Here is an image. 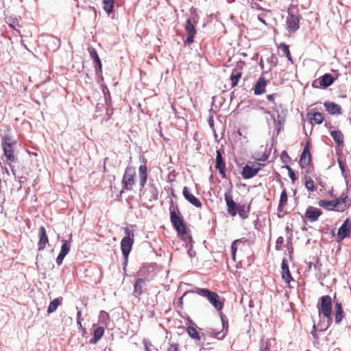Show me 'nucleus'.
I'll return each mask as SVG.
<instances>
[{
  "mask_svg": "<svg viewBox=\"0 0 351 351\" xmlns=\"http://www.w3.org/2000/svg\"><path fill=\"white\" fill-rule=\"evenodd\" d=\"M125 236L121 241V249L124 258V263L128 261V256L134 243V230L132 226H127L125 230Z\"/></svg>",
  "mask_w": 351,
  "mask_h": 351,
  "instance_id": "nucleus-1",
  "label": "nucleus"
},
{
  "mask_svg": "<svg viewBox=\"0 0 351 351\" xmlns=\"http://www.w3.org/2000/svg\"><path fill=\"white\" fill-rule=\"evenodd\" d=\"M170 221L173 227L179 235H184L186 233V226L184 223V219L177 206L171 205L169 207Z\"/></svg>",
  "mask_w": 351,
  "mask_h": 351,
  "instance_id": "nucleus-2",
  "label": "nucleus"
},
{
  "mask_svg": "<svg viewBox=\"0 0 351 351\" xmlns=\"http://www.w3.org/2000/svg\"><path fill=\"white\" fill-rule=\"evenodd\" d=\"M191 292L206 298L212 304V305L217 310H221L223 306V303L220 301V296L215 292L210 291L207 289L198 287L191 290Z\"/></svg>",
  "mask_w": 351,
  "mask_h": 351,
  "instance_id": "nucleus-3",
  "label": "nucleus"
},
{
  "mask_svg": "<svg viewBox=\"0 0 351 351\" xmlns=\"http://www.w3.org/2000/svg\"><path fill=\"white\" fill-rule=\"evenodd\" d=\"M347 199L348 197L346 196L344 197H339L335 200L321 199L318 202V205L328 210L343 211L350 205V204L348 205L346 204Z\"/></svg>",
  "mask_w": 351,
  "mask_h": 351,
  "instance_id": "nucleus-4",
  "label": "nucleus"
},
{
  "mask_svg": "<svg viewBox=\"0 0 351 351\" xmlns=\"http://www.w3.org/2000/svg\"><path fill=\"white\" fill-rule=\"evenodd\" d=\"M136 171L132 167L128 166L125 170L122 178V189L131 191L132 186L135 182Z\"/></svg>",
  "mask_w": 351,
  "mask_h": 351,
  "instance_id": "nucleus-5",
  "label": "nucleus"
},
{
  "mask_svg": "<svg viewBox=\"0 0 351 351\" xmlns=\"http://www.w3.org/2000/svg\"><path fill=\"white\" fill-rule=\"evenodd\" d=\"M1 144L4 155L7 159L14 162L15 160V156L14 154L13 148L16 145V142L13 141L11 137L5 136L2 138Z\"/></svg>",
  "mask_w": 351,
  "mask_h": 351,
  "instance_id": "nucleus-6",
  "label": "nucleus"
},
{
  "mask_svg": "<svg viewBox=\"0 0 351 351\" xmlns=\"http://www.w3.org/2000/svg\"><path fill=\"white\" fill-rule=\"evenodd\" d=\"M319 314L326 318H330L332 313V299L329 295H324L320 298V302L317 304Z\"/></svg>",
  "mask_w": 351,
  "mask_h": 351,
  "instance_id": "nucleus-7",
  "label": "nucleus"
},
{
  "mask_svg": "<svg viewBox=\"0 0 351 351\" xmlns=\"http://www.w3.org/2000/svg\"><path fill=\"white\" fill-rule=\"evenodd\" d=\"M250 249L248 241L245 238L234 240L231 244V253L232 260L236 261V253L237 250L246 251Z\"/></svg>",
  "mask_w": 351,
  "mask_h": 351,
  "instance_id": "nucleus-8",
  "label": "nucleus"
},
{
  "mask_svg": "<svg viewBox=\"0 0 351 351\" xmlns=\"http://www.w3.org/2000/svg\"><path fill=\"white\" fill-rule=\"evenodd\" d=\"M300 18L295 15L292 12H289L286 19L287 29L289 32H295L299 27Z\"/></svg>",
  "mask_w": 351,
  "mask_h": 351,
  "instance_id": "nucleus-9",
  "label": "nucleus"
},
{
  "mask_svg": "<svg viewBox=\"0 0 351 351\" xmlns=\"http://www.w3.org/2000/svg\"><path fill=\"white\" fill-rule=\"evenodd\" d=\"M184 29L187 34L186 39L184 43L186 45H191L194 42V36L196 34V30L194 25L192 23L191 19H187L184 25Z\"/></svg>",
  "mask_w": 351,
  "mask_h": 351,
  "instance_id": "nucleus-10",
  "label": "nucleus"
},
{
  "mask_svg": "<svg viewBox=\"0 0 351 351\" xmlns=\"http://www.w3.org/2000/svg\"><path fill=\"white\" fill-rule=\"evenodd\" d=\"M146 278H138L134 283L133 295L135 298L140 299L141 296L145 292L146 288Z\"/></svg>",
  "mask_w": 351,
  "mask_h": 351,
  "instance_id": "nucleus-11",
  "label": "nucleus"
},
{
  "mask_svg": "<svg viewBox=\"0 0 351 351\" xmlns=\"http://www.w3.org/2000/svg\"><path fill=\"white\" fill-rule=\"evenodd\" d=\"M335 78L330 73H325L319 78V81H314L313 82V86L315 88L322 87L326 88L330 86L335 82Z\"/></svg>",
  "mask_w": 351,
  "mask_h": 351,
  "instance_id": "nucleus-12",
  "label": "nucleus"
},
{
  "mask_svg": "<svg viewBox=\"0 0 351 351\" xmlns=\"http://www.w3.org/2000/svg\"><path fill=\"white\" fill-rule=\"evenodd\" d=\"M351 233V220L346 219L343 224L338 229L337 238L339 240H343L350 236Z\"/></svg>",
  "mask_w": 351,
  "mask_h": 351,
  "instance_id": "nucleus-13",
  "label": "nucleus"
},
{
  "mask_svg": "<svg viewBox=\"0 0 351 351\" xmlns=\"http://www.w3.org/2000/svg\"><path fill=\"white\" fill-rule=\"evenodd\" d=\"M224 199L228 207L227 211L228 214L232 217L236 216L239 206L234 202L229 192L225 193Z\"/></svg>",
  "mask_w": 351,
  "mask_h": 351,
  "instance_id": "nucleus-14",
  "label": "nucleus"
},
{
  "mask_svg": "<svg viewBox=\"0 0 351 351\" xmlns=\"http://www.w3.org/2000/svg\"><path fill=\"white\" fill-rule=\"evenodd\" d=\"M322 214V212L320 209L313 206H308L306 208L305 217L309 221L314 222L318 219Z\"/></svg>",
  "mask_w": 351,
  "mask_h": 351,
  "instance_id": "nucleus-15",
  "label": "nucleus"
},
{
  "mask_svg": "<svg viewBox=\"0 0 351 351\" xmlns=\"http://www.w3.org/2000/svg\"><path fill=\"white\" fill-rule=\"evenodd\" d=\"M183 195L184 198L190 202L192 205L195 206L196 208H201L202 204V202L195 197L192 193H190L188 187L184 186L182 191Z\"/></svg>",
  "mask_w": 351,
  "mask_h": 351,
  "instance_id": "nucleus-16",
  "label": "nucleus"
},
{
  "mask_svg": "<svg viewBox=\"0 0 351 351\" xmlns=\"http://www.w3.org/2000/svg\"><path fill=\"white\" fill-rule=\"evenodd\" d=\"M47 47L52 51H56L60 47V38L51 35H48L45 38Z\"/></svg>",
  "mask_w": 351,
  "mask_h": 351,
  "instance_id": "nucleus-17",
  "label": "nucleus"
},
{
  "mask_svg": "<svg viewBox=\"0 0 351 351\" xmlns=\"http://www.w3.org/2000/svg\"><path fill=\"white\" fill-rule=\"evenodd\" d=\"M215 168L219 170V172L222 178L226 176V163L223 160L222 154L220 151H217L216 164Z\"/></svg>",
  "mask_w": 351,
  "mask_h": 351,
  "instance_id": "nucleus-18",
  "label": "nucleus"
},
{
  "mask_svg": "<svg viewBox=\"0 0 351 351\" xmlns=\"http://www.w3.org/2000/svg\"><path fill=\"white\" fill-rule=\"evenodd\" d=\"M324 106L326 108V110L331 115L341 114V107L334 102L325 101L324 103Z\"/></svg>",
  "mask_w": 351,
  "mask_h": 351,
  "instance_id": "nucleus-19",
  "label": "nucleus"
},
{
  "mask_svg": "<svg viewBox=\"0 0 351 351\" xmlns=\"http://www.w3.org/2000/svg\"><path fill=\"white\" fill-rule=\"evenodd\" d=\"M138 178L140 191L145 187L147 180V167L145 165H141L138 168Z\"/></svg>",
  "mask_w": 351,
  "mask_h": 351,
  "instance_id": "nucleus-20",
  "label": "nucleus"
},
{
  "mask_svg": "<svg viewBox=\"0 0 351 351\" xmlns=\"http://www.w3.org/2000/svg\"><path fill=\"white\" fill-rule=\"evenodd\" d=\"M39 241L38 243V247L39 250L45 249L46 244L48 243L49 240L46 233V230L44 226H40L38 231Z\"/></svg>",
  "mask_w": 351,
  "mask_h": 351,
  "instance_id": "nucleus-21",
  "label": "nucleus"
},
{
  "mask_svg": "<svg viewBox=\"0 0 351 351\" xmlns=\"http://www.w3.org/2000/svg\"><path fill=\"white\" fill-rule=\"evenodd\" d=\"M71 243L69 241H64L62 245L60 252L56 258V263H62L63 259L69 253Z\"/></svg>",
  "mask_w": 351,
  "mask_h": 351,
  "instance_id": "nucleus-22",
  "label": "nucleus"
},
{
  "mask_svg": "<svg viewBox=\"0 0 351 351\" xmlns=\"http://www.w3.org/2000/svg\"><path fill=\"white\" fill-rule=\"evenodd\" d=\"M89 53H90V57L93 58V60L95 62V71H96L97 74V75L101 74L102 64H101V62L100 60V58H99L96 50L95 49H89Z\"/></svg>",
  "mask_w": 351,
  "mask_h": 351,
  "instance_id": "nucleus-23",
  "label": "nucleus"
},
{
  "mask_svg": "<svg viewBox=\"0 0 351 351\" xmlns=\"http://www.w3.org/2000/svg\"><path fill=\"white\" fill-rule=\"evenodd\" d=\"M258 173L256 168H252L249 165H246L243 167L241 176L244 179H250Z\"/></svg>",
  "mask_w": 351,
  "mask_h": 351,
  "instance_id": "nucleus-24",
  "label": "nucleus"
},
{
  "mask_svg": "<svg viewBox=\"0 0 351 351\" xmlns=\"http://www.w3.org/2000/svg\"><path fill=\"white\" fill-rule=\"evenodd\" d=\"M267 84V82L263 75H261L257 80L254 87V94L256 95H261L264 91Z\"/></svg>",
  "mask_w": 351,
  "mask_h": 351,
  "instance_id": "nucleus-25",
  "label": "nucleus"
},
{
  "mask_svg": "<svg viewBox=\"0 0 351 351\" xmlns=\"http://www.w3.org/2000/svg\"><path fill=\"white\" fill-rule=\"evenodd\" d=\"M307 117L311 123L314 122L316 124H321L324 121L322 114L318 112L313 113L308 112L307 114Z\"/></svg>",
  "mask_w": 351,
  "mask_h": 351,
  "instance_id": "nucleus-26",
  "label": "nucleus"
},
{
  "mask_svg": "<svg viewBox=\"0 0 351 351\" xmlns=\"http://www.w3.org/2000/svg\"><path fill=\"white\" fill-rule=\"evenodd\" d=\"M330 135L332 136L335 143L338 145V146H341L343 143V133L339 130H332L330 132Z\"/></svg>",
  "mask_w": 351,
  "mask_h": 351,
  "instance_id": "nucleus-27",
  "label": "nucleus"
},
{
  "mask_svg": "<svg viewBox=\"0 0 351 351\" xmlns=\"http://www.w3.org/2000/svg\"><path fill=\"white\" fill-rule=\"evenodd\" d=\"M282 278L287 284H289L291 281L293 280L288 265H282Z\"/></svg>",
  "mask_w": 351,
  "mask_h": 351,
  "instance_id": "nucleus-28",
  "label": "nucleus"
},
{
  "mask_svg": "<svg viewBox=\"0 0 351 351\" xmlns=\"http://www.w3.org/2000/svg\"><path fill=\"white\" fill-rule=\"evenodd\" d=\"M104 334V328L99 326L94 330L93 337L90 340V343L96 344Z\"/></svg>",
  "mask_w": 351,
  "mask_h": 351,
  "instance_id": "nucleus-29",
  "label": "nucleus"
},
{
  "mask_svg": "<svg viewBox=\"0 0 351 351\" xmlns=\"http://www.w3.org/2000/svg\"><path fill=\"white\" fill-rule=\"evenodd\" d=\"M241 72L239 71L237 69H234L232 70L230 75L232 87H235L236 86H237L238 82L241 77Z\"/></svg>",
  "mask_w": 351,
  "mask_h": 351,
  "instance_id": "nucleus-30",
  "label": "nucleus"
},
{
  "mask_svg": "<svg viewBox=\"0 0 351 351\" xmlns=\"http://www.w3.org/2000/svg\"><path fill=\"white\" fill-rule=\"evenodd\" d=\"M149 201H155L158 199V191L154 184H149Z\"/></svg>",
  "mask_w": 351,
  "mask_h": 351,
  "instance_id": "nucleus-31",
  "label": "nucleus"
},
{
  "mask_svg": "<svg viewBox=\"0 0 351 351\" xmlns=\"http://www.w3.org/2000/svg\"><path fill=\"white\" fill-rule=\"evenodd\" d=\"M286 230V237H287V250L289 251V253H293V249L292 246V237H293V232L291 228L289 227V226H286L285 228Z\"/></svg>",
  "mask_w": 351,
  "mask_h": 351,
  "instance_id": "nucleus-32",
  "label": "nucleus"
},
{
  "mask_svg": "<svg viewBox=\"0 0 351 351\" xmlns=\"http://www.w3.org/2000/svg\"><path fill=\"white\" fill-rule=\"evenodd\" d=\"M62 301V298H55L53 300H52L47 308V313L48 314H51L53 312H55L59 305L61 304Z\"/></svg>",
  "mask_w": 351,
  "mask_h": 351,
  "instance_id": "nucleus-33",
  "label": "nucleus"
},
{
  "mask_svg": "<svg viewBox=\"0 0 351 351\" xmlns=\"http://www.w3.org/2000/svg\"><path fill=\"white\" fill-rule=\"evenodd\" d=\"M250 210V206L240 205L237 209V213L241 219H245L248 217Z\"/></svg>",
  "mask_w": 351,
  "mask_h": 351,
  "instance_id": "nucleus-34",
  "label": "nucleus"
},
{
  "mask_svg": "<svg viewBox=\"0 0 351 351\" xmlns=\"http://www.w3.org/2000/svg\"><path fill=\"white\" fill-rule=\"evenodd\" d=\"M186 332L189 335L190 337L192 339L196 340V341H200L201 337L199 335V333L197 331V330L193 327V326H189L186 328Z\"/></svg>",
  "mask_w": 351,
  "mask_h": 351,
  "instance_id": "nucleus-35",
  "label": "nucleus"
},
{
  "mask_svg": "<svg viewBox=\"0 0 351 351\" xmlns=\"http://www.w3.org/2000/svg\"><path fill=\"white\" fill-rule=\"evenodd\" d=\"M335 322L337 324H339L341 321L343 314V311L342 310V307L340 303H335Z\"/></svg>",
  "mask_w": 351,
  "mask_h": 351,
  "instance_id": "nucleus-36",
  "label": "nucleus"
},
{
  "mask_svg": "<svg viewBox=\"0 0 351 351\" xmlns=\"http://www.w3.org/2000/svg\"><path fill=\"white\" fill-rule=\"evenodd\" d=\"M304 185L306 188L311 191H315L316 188L314 185V181L311 176H305L304 177Z\"/></svg>",
  "mask_w": 351,
  "mask_h": 351,
  "instance_id": "nucleus-37",
  "label": "nucleus"
},
{
  "mask_svg": "<svg viewBox=\"0 0 351 351\" xmlns=\"http://www.w3.org/2000/svg\"><path fill=\"white\" fill-rule=\"evenodd\" d=\"M279 49L285 55L287 59L293 63L292 57L289 51V45L285 43H281L279 46Z\"/></svg>",
  "mask_w": 351,
  "mask_h": 351,
  "instance_id": "nucleus-38",
  "label": "nucleus"
},
{
  "mask_svg": "<svg viewBox=\"0 0 351 351\" xmlns=\"http://www.w3.org/2000/svg\"><path fill=\"white\" fill-rule=\"evenodd\" d=\"M103 3L104 5V10L108 14H110L113 10L114 1V0H103Z\"/></svg>",
  "mask_w": 351,
  "mask_h": 351,
  "instance_id": "nucleus-39",
  "label": "nucleus"
},
{
  "mask_svg": "<svg viewBox=\"0 0 351 351\" xmlns=\"http://www.w3.org/2000/svg\"><path fill=\"white\" fill-rule=\"evenodd\" d=\"M267 61L269 63L270 66L269 68V71H271L275 66H276L278 63L277 57L272 54L270 57L267 59Z\"/></svg>",
  "mask_w": 351,
  "mask_h": 351,
  "instance_id": "nucleus-40",
  "label": "nucleus"
},
{
  "mask_svg": "<svg viewBox=\"0 0 351 351\" xmlns=\"http://www.w3.org/2000/svg\"><path fill=\"white\" fill-rule=\"evenodd\" d=\"M311 161V156H300V165L302 167L307 166Z\"/></svg>",
  "mask_w": 351,
  "mask_h": 351,
  "instance_id": "nucleus-41",
  "label": "nucleus"
},
{
  "mask_svg": "<svg viewBox=\"0 0 351 351\" xmlns=\"http://www.w3.org/2000/svg\"><path fill=\"white\" fill-rule=\"evenodd\" d=\"M285 168L288 170V174H289V176L290 178V179L291 180L292 182H295V181L297 180V177L295 176V172L293 171V170L288 165H286L285 166Z\"/></svg>",
  "mask_w": 351,
  "mask_h": 351,
  "instance_id": "nucleus-42",
  "label": "nucleus"
},
{
  "mask_svg": "<svg viewBox=\"0 0 351 351\" xmlns=\"http://www.w3.org/2000/svg\"><path fill=\"white\" fill-rule=\"evenodd\" d=\"M287 202V193L286 189H284L280 194L279 204L286 205Z\"/></svg>",
  "mask_w": 351,
  "mask_h": 351,
  "instance_id": "nucleus-43",
  "label": "nucleus"
},
{
  "mask_svg": "<svg viewBox=\"0 0 351 351\" xmlns=\"http://www.w3.org/2000/svg\"><path fill=\"white\" fill-rule=\"evenodd\" d=\"M284 243V238L282 237H279L276 242V249L277 250H281L283 247Z\"/></svg>",
  "mask_w": 351,
  "mask_h": 351,
  "instance_id": "nucleus-44",
  "label": "nucleus"
},
{
  "mask_svg": "<svg viewBox=\"0 0 351 351\" xmlns=\"http://www.w3.org/2000/svg\"><path fill=\"white\" fill-rule=\"evenodd\" d=\"M276 340L274 339H267L265 343L263 345L262 348L266 351H269L270 350V347L271 345V342H274Z\"/></svg>",
  "mask_w": 351,
  "mask_h": 351,
  "instance_id": "nucleus-45",
  "label": "nucleus"
},
{
  "mask_svg": "<svg viewBox=\"0 0 351 351\" xmlns=\"http://www.w3.org/2000/svg\"><path fill=\"white\" fill-rule=\"evenodd\" d=\"M149 273V268L145 266H143L140 269V270L138 273V276H145Z\"/></svg>",
  "mask_w": 351,
  "mask_h": 351,
  "instance_id": "nucleus-46",
  "label": "nucleus"
},
{
  "mask_svg": "<svg viewBox=\"0 0 351 351\" xmlns=\"http://www.w3.org/2000/svg\"><path fill=\"white\" fill-rule=\"evenodd\" d=\"M167 351H178V343H172L170 344Z\"/></svg>",
  "mask_w": 351,
  "mask_h": 351,
  "instance_id": "nucleus-47",
  "label": "nucleus"
},
{
  "mask_svg": "<svg viewBox=\"0 0 351 351\" xmlns=\"http://www.w3.org/2000/svg\"><path fill=\"white\" fill-rule=\"evenodd\" d=\"M301 156H311V154H310V151H309V147H308V145H306L305 147H304V149L302 152V154Z\"/></svg>",
  "mask_w": 351,
  "mask_h": 351,
  "instance_id": "nucleus-48",
  "label": "nucleus"
},
{
  "mask_svg": "<svg viewBox=\"0 0 351 351\" xmlns=\"http://www.w3.org/2000/svg\"><path fill=\"white\" fill-rule=\"evenodd\" d=\"M264 166L263 164H261L259 162H253L252 166H251L252 168H256L258 169V172L261 169V167Z\"/></svg>",
  "mask_w": 351,
  "mask_h": 351,
  "instance_id": "nucleus-49",
  "label": "nucleus"
},
{
  "mask_svg": "<svg viewBox=\"0 0 351 351\" xmlns=\"http://www.w3.org/2000/svg\"><path fill=\"white\" fill-rule=\"evenodd\" d=\"M338 165L341 169V171H345V169H346L345 165L341 160L338 159Z\"/></svg>",
  "mask_w": 351,
  "mask_h": 351,
  "instance_id": "nucleus-50",
  "label": "nucleus"
},
{
  "mask_svg": "<svg viewBox=\"0 0 351 351\" xmlns=\"http://www.w3.org/2000/svg\"><path fill=\"white\" fill-rule=\"evenodd\" d=\"M311 335L313 336V337L315 339H318V336H317V332H316V326H315V324H313V330L311 331Z\"/></svg>",
  "mask_w": 351,
  "mask_h": 351,
  "instance_id": "nucleus-51",
  "label": "nucleus"
},
{
  "mask_svg": "<svg viewBox=\"0 0 351 351\" xmlns=\"http://www.w3.org/2000/svg\"><path fill=\"white\" fill-rule=\"evenodd\" d=\"M276 95V94L268 95L267 96V98L268 101L274 104V99H275Z\"/></svg>",
  "mask_w": 351,
  "mask_h": 351,
  "instance_id": "nucleus-52",
  "label": "nucleus"
},
{
  "mask_svg": "<svg viewBox=\"0 0 351 351\" xmlns=\"http://www.w3.org/2000/svg\"><path fill=\"white\" fill-rule=\"evenodd\" d=\"M285 158L289 159V157L286 151H283L281 154V158L283 162H287V161L284 159Z\"/></svg>",
  "mask_w": 351,
  "mask_h": 351,
  "instance_id": "nucleus-53",
  "label": "nucleus"
},
{
  "mask_svg": "<svg viewBox=\"0 0 351 351\" xmlns=\"http://www.w3.org/2000/svg\"><path fill=\"white\" fill-rule=\"evenodd\" d=\"M80 316H81V312L79 311V312H77V324L80 326V327L82 328V323H81V321H80Z\"/></svg>",
  "mask_w": 351,
  "mask_h": 351,
  "instance_id": "nucleus-54",
  "label": "nucleus"
},
{
  "mask_svg": "<svg viewBox=\"0 0 351 351\" xmlns=\"http://www.w3.org/2000/svg\"><path fill=\"white\" fill-rule=\"evenodd\" d=\"M285 206V204H278V212H282V211H283V209H284Z\"/></svg>",
  "mask_w": 351,
  "mask_h": 351,
  "instance_id": "nucleus-55",
  "label": "nucleus"
},
{
  "mask_svg": "<svg viewBox=\"0 0 351 351\" xmlns=\"http://www.w3.org/2000/svg\"><path fill=\"white\" fill-rule=\"evenodd\" d=\"M145 348L146 351H150V349H149V346L147 342L145 343Z\"/></svg>",
  "mask_w": 351,
  "mask_h": 351,
  "instance_id": "nucleus-56",
  "label": "nucleus"
},
{
  "mask_svg": "<svg viewBox=\"0 0 351 351\" xmlns=\"http://www.w3.org/2000/svg\"><path fill=\"white\" fill-rule=\"evenodd\" d=\"M258 20L262 22L263 23H264L265 25H267L264 19H263L262 18L259 17L258 16Z\"/></svg>",
  "mask_w": 351,
  "mask_h": 351,
  "instance_id": "nucleus-57",
  "label": "nucleus"
},
{
  "mask_svg": "<svg viewBox=\"0 0 351 351\" xmlns=\"http://www.w3.org/2000/svg\"><path fill=\"white\" fill-rule=\"evenodd\" d=\"M341 174H342V176L344 177V178H345V179H346V178H347V176H347V174H346V171H341Z\"/></svg>",
  "mask_w": 351,
  "mask_h": 351,
  "instance_id": "nucleus-58",
  "label": "nucleus"
},
{
  "mask_svg": "<svg viewBox=\"0 0 351 351\" xmlns=\"http://www.w3.org/2000/svg\"><path fill=\"white\" fill-rule=\"evenodd\" d=\"M278 118L279 122L281 123V121H282V117H281L280 115H278Z\"/></svg>",
  "mask_w": 351,
  "mask_h": 351,
  "instance_id": "nucleus-59",
  "label": "nucleus"
},
{
  "mask_svg": "<svg viewBox=\"0 0 351 351\" xmlns=\"http://www.w3.org/2000/svg\"><path fill=\"white\" fill-rule=\"evenodd\" d=\"M282 263V264L287 263V261L285 258H283Z\"/></svg>",
  "mask_w": 351,
  "mask_h": 351,
  "instance_id": "nucleus-60",
  "label": "nucleus"
},
{
  "mask_svg": "<svg viewBox=\"0 0 351 351\" xmlns=\"http://www.w3.org/2000/svg\"><path fill=\"white\" fill-rule=\"evenodd\" d=\"M23 179H25V178H23V177H21V178H19V182H23Z\"/></svg>",
  "mask_w": 351,
  "mask_h": 351,
  "instance_id": "nucleus-61",
  "label": "nucleus"
},
{
  "mask_svg": "<svg viewBox=\"0 0 351 351\" xmlns=\"http://www.w3.org/2000/svg\"><path fill=\"white\" fill-rule=\"evenodd\" d=\"M260 66H261L262 68L263 67V64H262V61H261V62H260Z\"/></svg>",
  "mask_w": 351,
  "mask_h": 351,
  "instance_id": "nucleus-62",
  "label": "nucleus"
},
{
  "mask_svg": "<svg viewBox=\"0 0 351 351\" xmlns=\"http://www.w3.org/2000/svg\"><path fill=\"white\" fill-rule=\"evenodd\" d=\"M12 171L13 174L15 176V173H14V171L13 169H12Z\"/></svg>",
  "mask_w": 351,
  "mask_h": 351,
  "instance_id": "nucleus-63",
  "label": "nucleus"
},
{
  "mask_svg": "<svg viewBox=\"0 0 351 351\" xmlns=\"http://www.w3.org/2000/svg\"><path fill=\"white\" fill-rule=\"evenodd\" d=\"M261 351H266V350H263V348H261Z\"/></svg>",
  "mask_w": 351,
  "mask_h": 351,
  "instance_id": "nucleus-64",
  "label": "nucleus"
}]
</instances>
